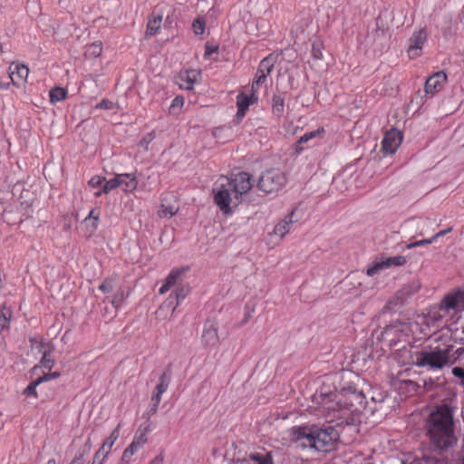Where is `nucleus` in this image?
Instances as JSON below:
<instances>
[{"mask_svg":"<svg viewBox=\"0 0 464 464\" xmlns=\"http://www.w3.org/2000/svg\"><path fill=\"white\" fill-rule=\"evenodd\" d=\"M458 420L454 409L448 404L439 405L426 420L424 426L429 453L424 456L428 464H447L458 444Z\"/></svg>","mask_w":464,"mask_h":464,"instance_id":"f257e3e1","label":"nucleus"},{"mask_svg":"<svg viewBox=\"0 0 464 464\" xmlns=\"http://www.w3.org/2000/svg\"><path fill=\"white\" fill-rule=\"evenodd\" d=\"M214 188V201L224 214L232 213V208L237 207L242 197L252 188L251 176L239 172L231 178L222 176Z\"/></svg>","mask_w":464,"mask_h":464,"instance_id":"f03ea898","label":"nucleus"},{"mask_svg":"<svg viewBox=\"0 0 464 464\" xmlns=\"http://www.w3.org/2000/svg\"><path fill=\"white\" fill-rule=\"evenodd\" d=\"M292 434L297 448L314 450L318 452L334 450L339 440L338 430L329 424L323 427H295Z\"/></svg>","mask_w":464,"mask_h":464,"instance_id":"7ed1b4c3","label":"nucleus"},{"mask_svg":"<svg viewBox=\"0 0 464 464\" xmlns=\"http://www.w3.org/2000/svg\"><path fill=\"white\" fill-rule=\"evenodd\" d=\"M452 351L453 345H447L442 349L436 347L430 351H421L416 354V365L437 370H440L447 365H452L457 361L454 354L462 355L464 348H458L454 353H452Z\"/></svg>","mask_w":464,"mask_h":464,"instance_id":"20e7f679","label":"nucleus"},{"mask_svg":"<svg viewBox=\"0 0 464 464\" xmlns=\"http://www.w3.org/2000/svg\"><path fill=\"white\" fill-rule=\"evenodd\" d=\"M286 180L285 172L278 169H270L261 174L257 188L266 194L276 193L284 188Z\"/></svg>","mask_w":464,"mask_h":464,"instance_id":"39448f33","label":"nucleus"},{"mask_svg":"<svg viewBox=\"0 0 464 464\" xmlns=\"http://www.w3.org/2000/svg\"><path fill=\"white\" fill-rule=\"evenodd\" d=\"M319 397L321 399L320 404L326 412V416L330 418L329 422L334 421V419L345 418L346 409L343 408V402H339L340 392L334 393L321 392Z\"/></svg>","mask_w":464,"mask_h":464,"instance_id":"423d86ee","label":"nucleus"},{"mask_svg":"<svg viewBox=\"0 0 464 464\" xmlns=\"http://www.w3.org/2000/svg\"><path fill=\"white\" fill-rule=\"evenodd\" d=\"M340 401L343 402L346 411H359L364 407L365 396L362 391H359L354 386L343 387L340 391Z\"/></svg>","mask_w":464,"mask_h":464,"instance_id":"0eeeda50","label":"nucleus"},{"mask_svg":"<svg viewBox=\"0 0 464 464\" xmlns=\"http://www.w3.org/2000/svg\"><path fill=\"white\" fill-rule=\"evenodd\" d=\"M439 309L444 312H449L450 310H453L454 312H463L464 290L455 288L449 292L440 303Z\"/></svg>","mask_w":464,"mask_h":464,"instance_id":"6e6552de","label":"nucleus"},{"mask_svg":"<svg viewBox=\"0 0 464 464\" xmlns=\"http://www.w3.org/2000/svg\"><path fill=\"white\" fill-rule=\"evenodd\" d=\"M190 292V286L188 285H179L173 294L161 304L160 309H169L173 314L179 304V302L183 300Z\"/></svg>","mask_w":464,"mask_h":464,"instance_id":"1a4fd4ad","label":"nucleus"},{"mask_svg":"<svg viewBox=\"0 0 464 464\" xmlns=\"http://www.w3.org/2000/svg\"><path fill=\"white\" fill-rule=\"evenodd\" d=\"M402 140V135L401 131L396 129H391L386 131L382 140V150L386 154H393L400 147Z\"/></svg>","mask_w":464,"mask_h":464,"instance_id":"9d476101","label":"nucleus"},{"mask_svg":"<svg viewBox=\"0 0 464 464\" xmlns=\"http://www.w3.org/2000/svg\"><path fill=\"white\" fill-rule=\"evenodd\" d=\"M9 77L14 86H21L27 81L29 69L24 64L12 63L9 66Z\"/></svg>","mask_w":464,"mask_h":464,"instance_id":"9b49d317","label":"nucleus"},{"mask_svg":"<svg viewBox=\"0 0 464 464\" xmlns=\"http://www.w3.org/2000/svg\"><path fill=\"white\" fill-rule=\"evenodd\" d=\"M405 263L406 257L403 256L387 257L384 260L377 262L372 266L369 267L366 273L369 276H372L383 268L391 266H403Z\"/></svg>","mask_w":464,"mask_h":464,"instance_id":"f8f14e48","label":"nucleus"},{"mask_svg":"<svg viewBox=\"0 0 464 464\" xmlns=\"http://www.w3.org/2000/svg\"><path fill=\"white\" fill-rule=\"evenodd\" d=\"M427 39V33L424 29L415 32L410 38L408 53L411 58H415L420 54V50Z\"/></svg>","mask_w":464,"mask_h":464,"instance_id":"ddd939ff","label":"nucleus"},{"mask_svg":"<svg viewBox=\"0 0 464 464\" xmlns=\"http://www.w3.org/2000/svg\"><path fill=\"white\" fill-rule=\"evenodd\" d=\"M447 81V74L442 72H437L430 76L425 82V92L427 94L433 95L438 92Z\"/></svg>","mask_w":464,"mask_h":464,"instance_id":"4468645a","label":"nucleus"},{"mask_svg":"<svg viewBox=\"0 0 464 464\" xmlns=\"http://www.w3.org/2000/svg\"><path fill=\"white\" fill-rule=\"evenodd\" d=\"M202 341L206 346H214L218 342V324L212 320H207L202 333Z\"/></svg>","mask_w":464,"mask_h":464,"instance_id":"2eb2a0df","label":"nucleus"},{"mask_svg":"<svg viewBox=\"0 0 464 464\" xmlns=\"http://www.w3.org/2000/svg\"><path fill=\"white\" fill-rule=\"evenodd\" d=\"M411 292L408 290L407 287L402 288L398 291L394 296L390 298L385 305L381 310V314H385L386 312L394 311L398 306H401L405 302L408 295H410Z\"/></svg>","mask_w":464,"mask_h":464,"instance_id":"dca6fc26","label":"nucleus"},{"mask_svg":"<svg viewBox=\"0 0 464 464\" xmlns=\"http://www.w3.org/2000/svg\"><path fill=\"white\" fill-rule=\"evenodd\" d=\"M36 349H38L40 353H43V356L40 362L41 365L44 368L51 371L55 364V360L53 357H51V354L54 351V345L50 343H44L43 342H40L37 344Z\"/></svg>","mask_w":464,"mask_h":464,"instance_id":"f3484780","label":"nucleus"},{"mask_svg":"<svg viewBox=\"0 0 464 464\" xmlns=\"http://www.w3.org/2000/svg\"><path fill=\"white\" fill-rule=\"evenodd\" d=\"M185 271V268H177L172 270L167 276L165 283L160 288V294L163 295L168 292L170 287L179 285L183 281Z\"/></svg>","mask_w":464,"mask_h":464,"instance_id":"a211bd4d","label":"nucleus"},{"mask_svg":"<svg viewBox=\"0 0 464 464\" xmlns=\"http://www.w3.org/2000/svg\"><path fill=\"white\" fill-rule=\"evenodd\" d=\"M172 364L169 363L159 378V384L155 387L151 396L161 398V395L168 390L172 377Z\"/></svg>","mask_w":464,"mask_h":464,"instance_id":"6ab92c4d","label":"nucleus"},{"mask_svg":"<svg viewBox=\"0 0 464 464\" xmlns=\"http://www.w3.org/2000/svg\"><path fill=\"white\" fill-rule=\"evenodd\" d=\"M198 76H200V72L197 70H187L180 72L178 76L177 82L182 89L192 90L193 85L197 82Z\"/></svg>","mask_w":464,"mask_h":464,"instance_id":"aec40b11","label":"nucleus"},{"mask_svg":"<svg viewBox=\"0 0 464 464\" xmlns=\"http://www.w3.org/2000/svg\"><path fill=\"white\" fill-rule=\"evenodd\" d=\"M257 102V97L256 92H251V94L246 95L244 93H240L237 97V104L238 107L237 117L242 118L245 116L246 111L248 110V107Z\"/></svg>","mask_w":464,"mask_h":464,"instance_id":"412c9836","label":"nucleus"},{"mask_svg":"<svg viewBox=\"0 0 464 464\" xmlns=\"http://www.w3.org/2000/svg\"><path fill=\"white\" fill-rule=\"evenodd\" d=\"M295 211H291L284 219H282L274 228L273 234L283 238L290 231L291 226L296 222L294 219Z\"/></svg>","mask_w":464,"mask_h":464,"instance_id":"4be33fe9","label":"nucleus"},{"mask_svg":"<svg viewBox=\"0 0 464 464\" xmlns=\"http://www.w3.org/2000/svg\"><path fill=\"white\" fill-rule=\"evenodd\" d=\"M243 464H273L272 456L270 453L250 454L247 458L242 459Z\"/></svg>","mask_w":464,"mask_h":464,"instance_id":"5701e85b","label":"nucleus"},{"mask_svg":"<svg viewBox=\"0 0 464 464\" xmlns=\"http://www.w3.org/2000/svg\"><path fill=\"white\" fill-rule=\"evenodd\" d=\"M91 449L92 440L88 438L69 464H84L85 457L89 455Z\"/></svg>","mask_w":464,"mask_h":464,"instance_id":"b1692460","label":"nucleus"},{"mask_svg":"<svg viewBox=\"0 0 464 464\" xmlns=\"http://www.w3.org/2000/svg\"><path fill=\"white\" fill-rule=\"evenodd\" d=\"M128 177L129 176H127V175H121V174L116 175L113 179H111L110 180L106 181L105 184L103 185L102 190L96 192L95 196L99 197L102 195V192L105 194H108L112 189L120 187L123 182V179L128 178Z\"/></svg>","mask_w":464,"mask_h":464,"instance_id":"393cba45","label":"nucleus"},{"mask_svg":"<svg viewBox=\"0 0 464 464\" xmlns=\"http://www.w3.org/2000/svg\"><path fill=\"white\" fill-rule=\"evenodd\" d=\"M274 64H275V58L272 55H269V56L264 58L259 63V66L257 69V73H261L267 77L270 74V72H272Z\"/></svg>","mask_w":464,"mask_h":464,"instance_id":"a878e982","label":"nucleus"},{"mask_svg":"<svg viewBox=\"0 0 464 464\" xmlns=\"http://www.w3.org/2000/svg\"><path fill=\"white\" fill-rule=\"evenodd\" d=\"M322 132H324V128H319V129H317L315 130L304 133L303 136H301L299 138V140L297 141L296 151L297 152L302 151L303 148L301 147V145L308 142L310 140L315 138L317 135H319Z\"/></svg>","mask_w":464,"mask_h":464,"instance_id":"bb28decb","label":"nucleus"},{"mask_svg":"<svg viewBox=\"0 0 464 464\" xmlns=\"http://www.w3.org/2000/svg\"><path fill=\"white\" fill-rule=\"evenodd\" d=\"M99 217L100 213L96 212L95 209H92L90 211L88 217H86L83 220L84 226H89V223H92V228L90 229V235H92L97 227H98V222H99Z\"/></svg>","mask_w":464,"mask_h":464,"instance_id":"cd10ccee","label":"nucleus"},{"mask_svg":"<svg viewBox=\"0 0 464 464\" xmlns=\"http://www.w3.org/2000/svg\"><path fill=\"white\" fill-rule=\"evenodd\" d=\"M272 111L275 115L281 117L285 111V99L280 95L273 96Z\"/></svg>","mask_w":464,"mask_h":464,"instance_id":"c85d7f7f","label":"nucleus"},{"mask_svg":"<svg viewBox=\"0 0 464 464\" xmlns=\"http://www.w3.org/2000/svg\"><path fill=\"white\" fill-rule=\"evenodd\" d=\"M161 21L162 16L160 14L155 15L151 19H150L147 24V35H154L160 29Z\"/></svg>","mask_w":464,"mask_h":464,"instance_id":"c756f323","label":"nucleus"},{"mask_svg":"<svg viewBox=\"0 0 464 464\" xmlns=\"http://www.w3.org/2000/svg\"><path fill=\"white\" fill-rule=\"evenodd\" d=\"M128 178L123 179L122 184L120 186L125 192L133 191L137 188L136 177L133 174L126 173Z\"/></svg>","mask_w":464,"mask_h":464,"instance_id":"7c9ffc66","label":"nucleus"},{"mask_svg":"<svg viewBox=\"0 0 464 464\" xmlns=\"http://www.w3.org/2000/svg\"><path fill=\"white\" fill-rule=\"evenodd\" d=\"M150 431L149 426L146 427L143 430L139 429L134 436L133 442L139 447L142 448L144 444L147 442V433Z\"/></svg>","mask_w":464,"mask_h":464,"instance_id":"2f4dec72","label":"nucleus"},{"mask_svg":"<svg viewBox=\"0 0 464 464\" xmlns=\"http://www.w3.org/2000/svg\"><path fill=\"white\" fill-rule=\"evenodd\" d=\"M11 316L12 311L5 305H2L0 307V327L2 329L7 328Z\"/></svg>","mask_w":464,"mask_h":464,"instance_id":"473e14b6","label":"nucleus"},{"mask_svg":"<svg viewBox=\"0 0 464 464\" xmlns=\"http://www.w3.org/2000/svg\"><path fill=\"white\" fill-rule=\"evenodd\" d=\"M108 442H103L102 447L94 454L92 462L90 464H103V460L109 454V450H105Z\"/></svg>","mask_w":464,"mask_h":464,"instance_id":"72a5a7b5","label":"nucleus"},{"mask_svg":"<svg viewBox=\"0 0 464 464\" xmlns=\"http://www.w3.org/2000/svg\"><path fill=\"white\" fill-rule=\"evenodd\" d=\"M66 91L63 88L55 87L50 91V101L54 103L63 101L66 97Z\"/></svg>","mask_w":464,"mask_h":464,"instance_id":"f704fd0d","label":"nucleus"},{"mask_svg":"<svg viewBox=\"0 0 464 464\" xmlns=\"http://www.w3.org/2000/svg\"><path fill=\"white\" fill-rule=\"evenodd\" d=\"M394 327L402 332L405 335H409L411 333H413L414 328L418 327V323H398L394 325Z\"/></svg>","mask_w":464,"mask_h":464,"instance_id":"c9c22d12","label":"nucleus"},{"mask_svg":"<svg viewBox=\"0 0 464 464\" xmlns=\"http://www.w3.org/2000/svg\"><path fill=\"white\" fill-rule=\"evenodd\" d=\"M141 448H139L133 441L125 449L122 453L121 460L129 462L131 457Z\"/></svg>","mask_w":464,"mask_h":464,"instance_id":"e433bc0d","label":"nucleus"},{"mask_svg":"<svg viewBox=\"0 0 464 464\" xmlns=\"http://www.w3.org/2000/svg\"><path fill=\"white\" fill-rule=\"evenodd\" d=\"M121 423H119L117 425V427L111 431V433L110 434L109 438L104 441V442H108L106 448H105V450H111V448L112 447V445L115 443V441L119 439L120 437V427H121Z\"/></svg>","mask_w":464,"mask_h":464,"instance_id":"4c0bfd02","label":"nucleus"},{"mask_svg":"<svg viewBox=\"0 0 464 464\" xmlns=\"http://www.w3.org/2000/svg\"><path fill=\"white\" fill-rule=\"evenodd\" d=\"M178 212V208L175 206H166L165 204L161 205V209L159 214L161 218H171Z\"/></svg>","mask_w":464,"mask_h":464,"instance_id":"58836bf2","label":"nucleus"},{"mask_svg":"<svg viewBox=\"0 0 464 464\" xmlns=\"http://www.w3.org/2000/svg\"><path fill=\"white\" fill-rule=\"evenodd\" d=\"M184 105V98L182 96H177L173 99L169 106V113L178 114L179 110Z\"/></svg>","mask_w":464,"mask_h":464,"instance_id":"ea45409f","label":"nucleus"},{"mask_svg":"<svg viewBox=\"0 0 464 464\" xmlns=\"http://www.w3.org/2000/svg\"><path fill=\"white\" fill-rule=\"evenodd\" d=\"M41 384V380H39L38 378L32 382L24 391V394H25L26 396H33L34 398L37 397V392H36V387Z\"/></svg>","mask_w":464,"mask_h":464,"instance_id":"a19ab883","label":"nucleus"},{"mask_svg":"<svg viewBox=\"0 0 464 464\" xmlns=\"http://www.w3.org/2000/svg\"><path fill=\"white\" fill-rule=\"evenodd\" d=\"M102 43L101 42H95L93 44H92L88 49H87V53L91 55V56H93V57H98L101 55L102 53Z\"/></svg>","mask_w":464,"mask_h":464,"instance_id":"79ce46f5","label":"nucleus"},{"mask_svg":"<svg viewBox=\"0 0 464 464\" xmlns=\"http://www.w3.org/2000/svg\"><path fill=\"white\" fill-rule=\"evenodd\" d=\"M126 298V295H124L123 291L121 290H119L117 291L113 297H112V300H111V304L115 307V308H118L121 306V304L123 303V301L125 300Z\"/></svg>","mask_w":464,"mask_h":464,"instance_id":"37998d69","label":"nucleus"},{"mask_svg":"<svg viewBox=\"0 0 464 464\" xmlns=\"http://www.w3.org/2000/svg\"><path fill=\"white\" fill-rule=\"evenodd\" d=\"M114 287V280L111 277L106 278L99 286V290L103 293H110Z\"/></svg>","mask_w":464,"mask_h":464,"instance_id":"c03bdc74","label":"nucleus"},{"mask_svg":"<svg viewBox=\"0 0 464 464\" xmlns=\"http://www.w3.org/2000/svg\"><path fill=\"white\" fill-rule=\"evenodd\" d=\"M192 27L196 34H202L205 30V22L200 18H197L193 21Z\"/></svg>","mask_w":464,"mask_h":464,"instance_id":"a18cd8bd","label":"nucleus"},{"mask_svg":"<svg viewBox=\"0 0 464 464\" xmlns=\"http://www.w3.org/2000/svg\"><path fill=\"white\" fill-rule=\"evenodd\" d=\"M266 75H263L261 73H256V77L254 80L252 86H251V92H256L258 91L259 86L266 82Z\"/></svg>","mask_w":464,"mask_h":464,"instance_id":"49530a36","label":"nucleus"},{"mask_svg":"<svg viewBox=\"0 0 464 464\" xmlns=\"http://www.w3.org/2000/svg\"><path fill=\"white\" fill-rule=\"evenodd\" d=\"M155 139V133L150 132L146 134L140 141L139 146L142 147L145 150H149V144Z\"/></svg>","mask_w":464,"mask_h":464,"instance_id":"de8ad7c7","label":"nucleus"},{"mask_svg":"<svg viewBox=\"0 0 464 464\" xmlns=\"http://www.w3.org/2000/svg\"><path fill=\"white\" fill-rule=\"evenodd\" d=\"M312 55L316 60H320L323 58L322 44L321 43L316 42V43L313 44Z\"/></svg>","mask_w":464,"mask_h":464,"instance_id":"09e8293b","label":"nucleus"},{"mask_svg":"<svg viewBox=\"0 0 464 464\" xmlns=\"http://www.w3.org/2000/svg\"><path fill=\"white\" fill-rule=\"evenodd\" d=\"M115 107V104L108 99H102L98 104H96L95 109L100 110H112Z\"/></svg>","mask_w":464,"mask_h":464,"instance_id":"8fccbe9b","label":"nucleus"},{"mask_svg":"<svg viewBox=\"0 0 464 464\" xmlns=\"http://www.w3.org/2000/svg\"><path fill=\"white\" fill-rule=\"evenodd\" d=\"M452 374L460 379V385L464 386V367H454L452 369Z\"/></svg>","mask_w":464,"mask_h":464,"instance_id":"3c124183","label":"nucleus"},{"mask_svg":"<svg viewBox=\"0 0 464 464\" xmlns=\"http://www.w3.org/2000/svg\"><path fill=\"white\" fill-rule=\"evenodd\" d=\"M160 401L161 398H157V396H151V404L150 408V414H155L157 412Z\"/></svg>","mask_w":464,"mask_h":464,"instance_id":"603ef678","label":"nucleus"},{"mask_svg":"<svg viewBox=\"0 0 464 464\" xmlns=\"http://www.w3.org/2000/svg\"><path fill=\"white\" fill-rule=\"evenodd\" d=\"M61 373L59 372H53L49 373H44L43 376L39 377L38 379L41 380V383L44 382H48L53 379H56L60 377Z\"/></svg>","mask_w":464,"mask_h":464,"instance_id":"864d4df0","label":"nucleus"},{"mask_svg":"<svg viewBox=\"0 0 464 464\" xmlns=\"http://www.w3.org/2000/svg\"><path fill=\"white\" fill-rule=\"evenodd\" d=\"M104 180V178L101 176H94L89 180V185L92 188H97L100 187Z\"/></svg>","mask_w":464,"mask_h":464,"instance_id":"5fc2aeb1","label":"nucleus"},{"mask_svg":"<svg viewBox=\"0 0 464 464\" xmlns=\"http://www.w3.org/2000/svg\"><path fill=\"white\" fill-rule=\"evenodd\" d=\"M432 242H433V238L419 240V241H415L413 243L407 245V248L411 249L412 247H416V246H423V245H429Z\"/></svg>","mask_w":464,"mask_h":464,"instance_id":"6e6d98bb","label":"nucleus"},{"mask_svg":"<svg viewBox=\"0 0 464 464\" xmlns=\"http://www.w3.org/2000/svg\"><path fill=\"white\" fill-rule=\"evenodd\" d=\"M218 50V46L210 45V44H207L205 46L204 57L205 58L209 57L212 53H217Z\"/></svg>","mask_w":464,"mask_h":464,"instance_id":"4d7b16f0","label":"nucleus"},{"mask_svg":"<svg viewBox=\"0 0 464 464\" xmlns=\"http://www.w3.org/2000/svg\"><path fill=\"white\" fill-rule=\"evenodd\" d=\"M164 458L162 455H158L155 457L149 464H162Z\"/></svg>","mask_w":464,"mask_h":464,"instance_id":"13d9d810","label":"nucleus"},{"mask_svg":"<svg viewBox=\"0 0 464 464\" xmlns=\"http://www.w3.org/2000/svg\"><path fill=\"white\" fill-rule=\"evenodd\" d=\"M446 233H447V230L440 231L439 233H437V234H436L434 237H432L431 238H433V241H434L436 238H438V237H441V236L445 235Z\"/></svg>","mask_w":464,"mask_h":464,"instance_id":"bf43d9fd","label":"nucleus"},{"mask_svg":"<svg viewBox=\"0 0 464 464\" xmlns=\"http://www.w3.org/2000/svg\"><path fill=\"white\" fill-rule=\"evenodd\" d=\"M8 86H9V84H8V83H7V84H5V83H3V82H0V89H7V88H8Z\"/></svg>","mask_w":464,"mask_h":464,"instance_id":"052dcab7","label":"nucleus"},{"mask_svg":"<svg viewBox=\"0 0 464 464\" xmlns=\"http://www.w3.org/2000/svg\"><path fill=\"white\" fill-rule=\"evenodd\" d=\"M86 227V229H87V232H88V236H91L90 235V229L92 228V223H89V226H85Z\"/></svg>","mask_w":464,"mask_h":464,"instance_id":"680f3d73","label":"nucleus"},{"mask_svg":"<svg viewBox=\"0 0 464 464\" xmlns=\"http://www.w3.org/2000/svg\"><path fill=\"white\" fill-rule=\"evenodd\" d=\"M46 464H56V462H55V459H49V460L47 461V463H46Z\"/></svg>","mask_w":464,"mask_h":464,"instance_id":"e2e57ef3","label":"nucleus"},{"mask_svg":"<svg viewBox=\"0 0 464 464\" xmlns=\"http://www.w3.org/2000/svg\"><path fill=\"white\" fill-rule=\"evenodd\" d=\"M441 318H442L441 314L434 315V319L435 320H439V319H441Z\"/></svg>","mask_w":464,"mask_h":464,"instance_id":"0e129e2a","label":"nucleus"},{"mask_svg":"<svg viewBox=\"0 0 464 464\" xmlns=\"http://www.w3.org/2000/svg\"><path fill=\"white\" fill-rule=\"evenodd\" d=\"M461 464H464V457H463V459H462V462H461Z\"/></svg>","mask_w":464,"mask_h":464,"instance_id":"69168bd1","label":"nucleus"}]
</instances>
